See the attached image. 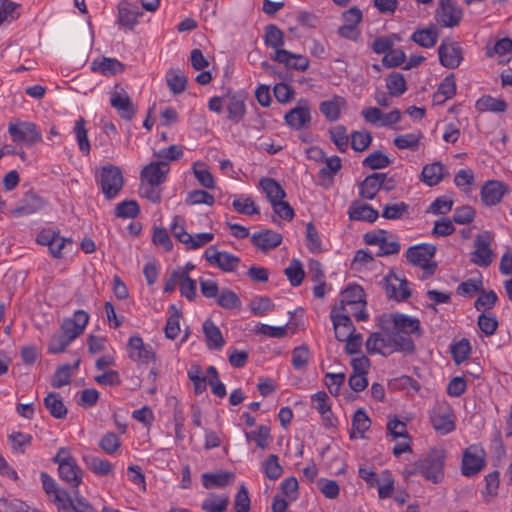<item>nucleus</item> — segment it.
<instances>
[{
  "label": "nucleus",
  "mask_w": 512,
  "mask_h": 512,
  "mask_svg": "<svg viewBox=\"0 0 512 512\" xmlns=\"http://www.w3.org/2000/svg\"><path fill=\"white\" fill-rule=\"evenodd\" d=\"M382 330L384 331V333L381 334V339L383 340V342L381 343V347L384 352V355L386 354L387 351L389 353H413L415 351V344H412L408 339L395 337L390 329V326L387 325V329Z\"/></svg>",
  "instance_id": "nucleus-19"
},
{
  "label": "nucleus",
  "mask_w": 512,
  "mask_h": 512,
  "mask_svg": "<svg viewBox=\"0 0 512 512\" xmlns=\"http://www.w3.org/2000/svg\"><path fill=\"white\" fill-rule=\"evenodd\" d=\"M90 68L93 72L103 76H114L124 70V64L116 58L98 57L91 62Z\"/></svg>",
  "instance_id": "nucleus-26"
},
{
  "label": "nucleus",
  "mask_w": 512,
  "mask_h": 512,
  "mask_svg": "<svg viewBox=\"0 0 512 512\" xmlns=\"http://www.w3.org/2000/svg\"><path fill=\"white\" fill-rule=\"evenodd\" d=\"M286 124L295 130L307 128L311 124V111L306 100H300L298 105L284 116Z\"/></svg>",
  "instance_id": "nucleus-13"
},
{
  "label": "nucleus",
  "mask_w": 512,
  "mask_h": 512,
  "mask_svg": "<svg viewBox=\"0 0 512 512\" xmlns=\"http://www.w3.org/2000/svg\"><path fill=\"white\" fill-rule=\"evenodd\" d=\"M232 206L239 214L248 216L260 214L259 207L255 204L252 198L243 194L235 196Z\"/></svg>",
  "instance_id": "nucleus-46"
},
{
  "label": "nucleus",
  "mask_w": 512,
  "mask_h": 512,
  "mask_svg": "<svg viewBox=\"0 0 512 512\" xmlns=\"http://www.w3.org/2000/svg\"><path fill=\"white\" fill-rule=\"evenodd\" d=\"M310 151L315 153L318 160L325 163V166L319 170V178L323 181L322 185L329 187L333 183L335 175L342 168L340 157L336 155L328 157L320 148H311Z\"/></svg>",
  "instance_id": "nucleus-10"
},
{
  "label": "nucleus",
  "mask_w": 512,
  "mask_h": 512,
  "mask_svg": "<svg viewBox=\"0 0 512 512\" xmlns=\"http://www.w3.org/2000/svg\"><path fill=\"white\" fill-rule=\"evenodd\" d=\"M260 187L266 194L271 205L277 201L285 198L286 193L282 186L273 178H262L260 180Z\"/></svg>",
  "instance_id": "nucleus-41"
},
{
  "label": "nucleus",
  "mask_w": 512,
  "mask_h": 512,
  "mask_svg": "<svg viewBox=\"0 0 512 512\" xmlns=\"http://www.w3.org/2000/svg\"><path fill=\"white\" fill-rule=\"evenodd\" d=\"M456 94V82L453 74L446 76L439 84L433 95V103L442 105Z\"/></svg>",
  "instance_id": "nucleus-32"
},
{
  "label": "nucleus",
  "mask_w": 512,
  "mask_h": 512,
  "mask_svg": "<svg viewBox=\"0 0 512 512\" xmlns=\"http://www.w3.org/2000/svg\"><path fill=\"white\" fill-rule=\"evenodd\" d=\"M8 134L15 144H21L25 147H32L42 142L43 137L38 126L29 121H11L8 124Z\"/></svg>",
  "instance_id": "nucleus-4"
},
{
  "label": "nucleus",
  "mask_w": 512,
  "mask_h": 512,
  "mask_svg": "<svg viewBox=\"0 0 512 512\" xmlns=\"http://www.w3.org/2000/svg\"><path fill=\"white\" fill-rule=\"evenodd\" d=\"M339 303L346 305H358V307H365V293L363 288L358 284H349L346 289L341 293V300Z\"/></svg>",
  "instance_id": "nucleus-35"
},
{
  "label": "nucleus",
  "mask_w": 512,
  "mask_h": 512,
  "mask_svg": "<svg viewBox=\"0 0 512 512\" xmlns=\"http://www.w3.org/2000/svg\"><path fill=\"white\" fill-rule=\"evenodd\" d=\"M284 274L288 278L290 284L293 287L301 285L305 277V272L301 262L297 259H293L289 266L285 268Z\"/></svg>",
  "instance_id": "nucleus-54"
},
{
  "label": "nucleus",
  "mask_w": 512,
  "mask_h": 512,
  "mask_svg": "<svg viewBox=\"0 0 512 512\" xmlns=\"http://www.w3.org/2000/svg\"><path fill=\"white\" fill-rule=\"evenodd\" d=\"M193 172L195 178L198 180L201 186L212 189L215 187L214 178L207 167L202 163L193 164Z\"/></svg>",
  "instance_id": "nucleus-62"
},
{
  "label": "nucleus",
  "mask_w": 512,
  "mask_h": 512,
  "mask_svg": "<svg viewBox=\"0 0 512 512\" xmlns=\"http://www.w3.org/2000/svg\"><path fill=\"white\" fill-rule=\"evenodd\" d=\"M330 139L335 144L339 152L345 153L349 145V136L347 129L343 125H337L329 130Z\"/></svg>",
  "instance_id": "nucleus-52"
},
{
  "label": "nucleus",
  "mask_w": 512,
  "mask_h": 512,
  "mask_svg": "<svg viewBox=\"0 0 512 512\" xmlns=\"http://www.w3.org/2000/svg\"><path fill=\"white\" fill-rule=\"evenodd\" d=\"M371 420L364 409L359 408L354 413L352 419V431L350 438H362L364 433L370 428Z\"/></svg>",
  "instance_id": "nucleus-43"
},
{
  "label": "nucleus",
  "mask_w": 512,
  "mask_h": 512,
  "mask_svg": "<svg viewBox=\"0 0 512 512\" xmlns=\"http://www.w3.org/2000/svg\"><path fill=\"white\" fill-rule=\"evenodd\" d=\"M349 218L353 221H366L369 223L375 222L379 213L369 204H360L353 202L348 210Z\"/></svg>",
  "instance_id": "nucleus-31"
},
{
  "label": "nucleus",
  "mask_w": 512,
  "mask_h": 512,
  "mask_svg": "<svg viewBox=\"0 0 512 512\" xmlns=\"http://www.w3.org/2000/svg\"><path fill=\"white\" fill-rule=\"evenodd\" d=\"M229 504L227 496H214L205 499L201 508L207 512H225Z\"/></svg>",
  "instance_id": "nucleus-61"
},
{
  "label": "nucleus",
  "mask_w": 512,
  "mask_h": 512,
  "mask_svg": "<svg viewBox=\"0 0 512 512\" xmlns=\"http://www.w3.org/2000/svg\"><path fill=\"white\" fill-rule=\"evenodd\" d=\"M99 184L104 197L107 200L114 199L122 190L124 185V178L121 169L111 164L102 167Z\"/></svg>",
  "instance_id": "nucleus-9"
},
{
  "label": "nucleus",
  "mask_w": 512,
  "mask_h": 512,
  "mask_svg": "<svg viewBox=\"0 0 512 512\" xmlns=\"http://www.w3.org/2000/svg\"><path fill=\"white\" fill-rule=\"evenodd\" d=\"M83 460L87 468L97 476L103 477L113 473L114 466L106 459H101L94 455H86L83 457Z\"/></svg>",
  "instance_id": "nucleus-36"
},
{
  "label": "nucleus",
  "mask_w": 512,
  "mask_h": 512,
  "mask_svg": "<svg viewBox=\"0 0 512 512\" xmlns=\"http://www.w3.org/2000/svg\"><path fill=\"white\" fill-rule=\"evenodd\" d=\"M409 214V205L405 202L387 204L383 208L382 217L388 220L402 219Z\"/></svg>",
  "instance_id": "nucleus-55"
},
{
  "label": "nucleus",
  "mask_w": 512,
  "mask_h": 512,
  "mask_svg": "<svg viewBox=\"0 0 512 512\" xmlns=\"http://www.w3.org/2000/svg\"><path fill=\"white\" fill-rule=\"evenodd\" d=\"M228 119L234 123H239L246 114V105L240 95H232L227 103Z\"/></svg>",
  "instance_id": "nucleus-44"
},
{
  "label": "nucleus",
  "mask_w": 512,
  "mask_h": 512,
  "mask_svg": "<svg viewBox=\"0 0 512 512\" xmlns=\"http://www.w3.org/2000/svg\"><path fill=\"white\" fill-rule=\"evenodd\" d=\"M45 200L33 191L25 193L23 198L13 210L14 216H27L42 210L45 207Z\"/></svg>",
  "instance_id": "nucleus-20"
},
{
  "label": "nucleus",
  "mask_w": 512,
  "mask_h": 512,
  "mask_svg": "<svg viewBox=\"0 0 512 512\" xmlns=\"http://www.w3.org/2000/svg\"><path fill=\"white\" fill-rule=\"evenodd\" d=\"M446 452L442 448L431 449L418 460L420 474L433 483H439L444 477Z\"/></svg>",
  "instance_id": "nucleus-3"
},
{
  "label": "nucleus",
  "mask_w": 512,
  "mask_h": 512,
  "mask_svg": "<svg viewBox=\"0 0 512 512\" xmlns=\"http://www.w3.org/2000/svg\"><path fill=\"white\" fill-rule=\"evenodd\" d=\"M180 293L189 301L195 300L196 293V281L187 275V272H181V279L179 283Z\"/></svg>",
  "instance_id": "nucleus-63"
},
{
  "label": "nucleus",
  "mask_w": 512,
  "mask_h": 512,
  "mask_svg": "<svg viewBox=\"0 0 512 512\" xmlns=\"http://www.w3.org/2000/svg\"><path fill=\"white\" fill-rule=\"evenodd\" d=\"M205 260L224 272H233L240 263V258L227 252L219 251L215 246L208 247L204 252Z\"/></svg>",
  "instance_id": "nucleus-11"
},
{
  "label": "nucleus",
  "mask_w": 512,
  "mask_h": 512,
  "mask_svg": "<svg viewBox=\"0 0 512 512\" xmlns=\"http://www.w3.org/2000/svg\"><path fill=\"white\" fill-rule=\"evenodd\" d=\"M386 87L390 95L399 97L407 90L406 80L399 72H392L386 77Z\"/></svg>",
  "instance_id": "nucleus-48"
},
{
  "label": "nucleus",
  "mask_w": 512,
  "mask_h": 512,
  "mask_svg": "<svg viewBox=\"0 0 512 512\" xmlns=\"http://www.w3.org/2000/svg\"><path fill=\"white\" fill-rule=\"evenodd\" d=\"M169 171L168 162L162 160L152 161L143 167L140 177L142 181L148 184L161 185L166 181Z\"/></svg>",
  "instance_id": "nucleus-16"
},
{
  "label": "nucleus",
  "mask_w": 512,
  "mask_h": 512,
  "mask_svg": "<svg viewBox=\"0 0 512 512\" xmlns=\"http://www.w3.org/2000/svg\"><path fill=\"white\" fill-rule=\"evenodd\" d=\"M390 164V158L380 150L373 151L362 161L363 167H367L371 170L383 169Z\"/></svg>",
  "instance_id": "nucleus-50"
},
{
  "label": "nucleus",
  "mask_w": 512,
  "mask_h": 512,
  "mask_svg": "<svg viewBox=\"0 0 512 512\" xmlns=\"http://www.w3.org/2000/svg\"><path fill=\"white\" fill-rule=\"evenodd\" d=\"M372 142V135L368 131H353L351 134V147L353 150L362 152L366 150Z\"/></svg>",
  "instance_id": "nucleus-64"
},
{
  "label": "nucleus",
  "mask_w": 512,
  "mask_h": 512,
  "mask_svg": "<svg viewBox=\"0 0 512 512\" xmlns=\"http://www.w3.org/2000/svg\"><path fill=\"white\" fill-rule=\"evenodd\" d=\"M202 328L207 348L209 350H221L225 345V340L220 329L215 325V323L211 319H206Z\"/></svg>",
  "instance_id": "nucleus-30"
},
{
  "label": "nucleus",
  "mask_w": 512,
  "mask_h": 512,
  "mask_svg": "<svg viewBox=\"0 0 512 512\" xmlns=\"http://www.w3.org/2000/svg\"><path fill=\"white\" fill-rule=\"evenodd\" d=\"M423 134L420 131L398 135L394 138L393 144L400 150L417 151Z\"/></svg>",
  "instance_id": "nucleus-45"
},
{
  "label": "nucleus",
  "mask_w": 512,
  "mask_h": 512,
  "mask_svg": "<svg viewBox=\"0 0 512 512\" xmlns=\"http://www.w3.org/2000/svg\"><path fill=\"white\" fill-rule=\"evenodd\" d=\"M345 104L342 97L335 96L320 103L319 110L328 121H337L340 117L341 106Z\"/></svg>",
  "instance_id": "nucleus-42"
},
{
  "label": "nucleus",
  "mask_w": 512,
  "mask_h": 512,
  "mask_svg": "<svg viewBox=\"0 0 512 512\" xmlns=\"http://www.w3.org/2000/svg\"><path fill=\"white\" fill-rule=\"evenodd\" d=\"M73 133L75 135L76 142L78 144L79 151L84 156H88L91 151V145L88 138V130L86 128V121L83 117H79L73 127Z\"/></svg>",
  "instance_id": "nucleus-34"
},
{
  "label": "nucleus",
  "mask_w": 512,
  "mask_h": 512,
  "mask_svg": "<svg viewBox=\"0 0 512 512\" xmlns=\"http://www.w3.org/2000/svg\"><path fill=\"white\" fill-rule=\"evenodd\" d=\"M444 170V166L441 162L426 164L422 168L420 180L427 186H436L443 180Z\"/></svg>",
  "instance_id": "nucleus-33"
},
{
  "label": "nucleus",
  "mask_w": 512,
  "mask_h": 512,
  "mask_svg": "<svg viewBox=\"0 0 512 512\" xmlns=\"http://www.w3.org/2000/svg\"><path fill=\"white\" fill-rule=\"evenodd\" d=\"M463 18V9L455 0H439L434 13V20L438 28L457 27Z\"/></svg>",
  "instance_id": "nucleus-7"
},
{
  "label": "nucleus",
  "mask_w": 512,
  "mask_h": 512,
  "mask_svg": "<svg viewBox=\"0 0 512 512\" xmlns=\"http://www.w3.org/2000/svg\"><path fill=\"white\" fill-rule=\"evenodd\" d=\"M73 495L74 499L63 489L50 501L56 506L58 512H96L92 505L79 494L78 489H73Z\"/></svg>",
  "instance_id": "nucleus-8"
},
{
  "label": "nucleus",
  "mask_w": 512,
  "mask_h": 512,
  "mask_svg": "<svg viewBox=\"0 0 512 512\" xmlns=\"http://www.w3.org/2000/svg\"><path fill=\"white\" fill-rule=\"evenodd\" d=\"M387 325H391L390 329L395 337L408 339L412 344V336L420 337L423 334L419 319L403 313L383 314L380 317V326L387 329Z\"/></svg>",
  "instance_id": "nucleus-1"
},
{
  "label": "nucleus",
  "mask_w": 512,
  "mask_h": 512,
  "mask_svg": "<svg viewBox=\"0 0 512 512\" xmlns=\"http://www.w3.org/2000/svg\"><path fill=\"white\" fill-rule=\"evenodd\" d=\"M110 104L123 119L131 120L135 115V109L130 97L124 88L118 85L111 92Z\"/></svg>",
  "instance_id": "nucleus-18"
},
{
  "label": "nucleus",
  "mask_w": 512,
  "mask_h": 512,
  "mask_svg": "<svg viewBox=\"0 0 512 512\" xmlns=\"http://www.w3.org/2000/svg\"><path fill=\"white\" fill-rule=\"evenodd\" d=\"M274 61L284 64L289 69L305 71L309 67V60L301 54H294L285 49H278L272 57Z\"/></svg>",
  "instance_id": "nucleus-23"
},
{
  "label": "nucleus",
  "mask_w": 512,
  "mask_h": 512,
  "mask_svg": "<svg viewBox=\"0 0 512 512\" xmlns=\"http://www.w3.org/2000/svg\"><path fill=\"white\" fill-rule=\"evenodd\" d=\"M435 253V245L423 243L409 247L406 251V258L412 265L423 269L422 278L426 279L431 277L437 268L436 262L431 261Z\"/></svg>",
  "instance_id": "nucleus-5"
},
{
  "label": "nucleus",
  "mask_w": 512,
  "mask_h": 512,
  "mask_svg": "<svg viewBox=\"0 0 512 512\" xmlns=\"http://www.w3.org/2000/svg\"><path fill=\"white\" fill-rule=\"evenodd\" d=\"M263 469L265 476L273 481L279 479L283 473V468L279 463V458L275 454H271L267 457L263 462Z\"/></svg>",
  "instance_id": "nucleus-58"
},
{
  "label": "nucleus",
  "mask_w": 512,
  "mask_h": 512,
  "mask_svg": "<svg viewBox=\"0 0 512 512\" xmlns=\"http://www.w3.org/2000/svg\"><path fill=\"white\" fill-rule=\"evenodd\" d=\"M429 420L439 435H447L455 430V414L446 400L437 401L429 412Z\"/></svg>",
  "instance_id": "nucleus-6"
},
{
  "label": "nucleus",
  "mask_w": 512,
  "mask_h": 512,
  "mask_svg": "<svg viewBox=\"0 0 512 512\" xmlns=\"http://www.w3.org/2000/svg\"><path fill=\"white\" fill-rule=\"evenodd\" d=\"M439 34V28L435 24H430L414 31L411 40L421 47L432 48L436 45Z\"/></svg>",
  "instance_id": "nucleus-28"
},
{
  "label": "nucleus",
  "mask_w": 512,
  "mask_h": 512,
  "mask_svg": "<svg viewBox=\"0 0 512 512\" xmlns=\"http://www.w3.org/2000/svg\"><path fill=\"white\" fill-rule=\"evenodd\" d=\"M281 242L282 235L270 229H265L251 235V243L264 252L278 247Z\"/></svg>",
  "instance_id": "nucleus-24"
},
{
  "label": "nucleus",
  "mask_w": 512,
  "mask_h": 512,
  "mask_svg": "<svg viewBox=\"0 0 512 512\" xmlns=\"http://www.w3.org/2000/svg\"><path fill=\"white\" fill-rule=\"evenodd\" d=\"M490 245L491 236L488 232L478 234L474 241L475 250L471 253V262L479 267L489 266L493 261Z\"/></svg>",
  "instance_id": "nucleus-12"
},
{
  "label": "nucleus",
  "mask_w": 512,
  "mask_h": 512,
  "mask_svg": "<svg viewBox=\"0 0 512 512\" xmlns=\"http://www.w3.org/2000/svg\"><path fill=\"white\" fill-rule=\"evenodd\" d=\"M245 436L248 441H255L257 447L262 450L268 448L272 441L270 428L266 425H260L255 431L245 432Z\"/></svg>",
  "instance_id": "nucleus-49"
},
{
  "label": "nucleus",
  "mask_w": 512,
  "mask_h": 512,
  "mask_svg": "<svg viewBox=\"0 0 512 512\" xmlns=\"http://www.w3.org/2000/svg\"><path fill=\"white\" fill-rule=\"evenodd\" d=\"M216 303L218 306L226 310L240 309L242 306L239 296L228 288H223L220 291L216 299Z\"/></svg>",
  "instance_id": "nucleus-47"
},
{
  "label": "nucleus",
  "mask_w": 512,
  "mask_h": 512,
  "mask_svg": "<svg viewBox=\"0 0 512 512\" xmlns=\"http://www.w3.org/2000/svg\"><path fill=\"white\" fill-rule=\"evenodd\" d=\"M44 406L56 419H63L67 415V408L64 405L63 399L59 393H48V395L44 398Z\"/></svg>",
  "instance_id": "nucleus-38"
},
{
  "label": "nucleus",
  "mask_w": 512,
  "mask_h": 512,
  "mask_svg": "<svg viewBox=\"0 0 512 512\" xmlns=\"http://www.w3.org/2000/svg\"><path fill=\"white\" fill-rule=\"evenodd\" d=\"M143 15L136 3L122 1L118 4V23L132 30L138 24V18Z\"/></svg>",
  "instance_id": "nucleus-22"
},
{
  "label": "nucleus",
  "mask_w": 512,
  "mask_h": 512,
  "mask_svg": "<svg viewBox=\"0 0 512 512\" xmlns=\"http://www.w3.org/2000/svg\"><path fill=\"white\" fill-rule=\"evenodd\" d=\"M167 86L173 94H181L187 87V77L184 72L178 68L169 69L165 76Z\"/></svg>",
  "instance_id": "nucleus-39"
},
{
  "label": "nucleus",
  "mask_w": 512,
  "mask_h": 512,
  "mask_svg": "<svg viewBox=\"0 0 512 512\" xmlns=\"http://www.w3.org/2000/svg\"><path fill=\"white\" fill-rule=\"evenodd\" d=\"M214 202H215V198L212 194H210L209 192H207L205 190H200V189L188 192V194L185 198V203L188 206L199 205V204H205L208 206H212L214 204Z\"/></svg>",
  "instance_id": "nucleus-57"
},
{
  "label": "nucleus",
  "mask_w": 512,
  "mask_h": 512,
  "mask_svg": "<svg viewBox=\"0 0 512 512\" xmlns=\"http://www.w3.org/2000/svg\"><path fill=\"white\" fill-rule=\"evenodd\" d=\"M265 44L266 46L274 48L275 51L283 49L284 34L276 25L270 24L266 27Z\"/></svg>",
  "instance_id": "nucleus-56"
},
{
  "label": "nucleus",
  "mask_w": 512,
  "mask_h": 512,
  "mask_svg": "<svg viewBox=\"0 0 512 512\" xmlns=\"http://www.w3.org/2000/svg\"><path fill=\"white\" fill-rule=\"evenodd\" d=\"M21 15V4L12 0H0V27L11 24Z\"/></svg>",
  "instance_id": "nucleus-37"
},
{
  "label": "nucleus",
  "mask_w": 512,
  "mask_h": 512,
  "mask_svg": "<svg viewBox=\"0 0 512 512\" xmlns=\"http://www.w3.org/2000/svg\"><path fill=\"white\" fill-rule=\"evenodd\" d=\"M509 190V186L502 181L488 180L481 187V200L486 206H495L501 202L502 198Z\"/></svg>",
  "instance_id": "nucleus-17"
},
{
  "label": "nucleus",
  "mask_w": 512,
  "mask_h": 512,
  "mask_svg": "<svg viewBox=\"0 0 512 512\" xmlns=\"http://www.w3.org/2000/svg\"><path fill=\"white\" fill-rule=\"evenodd\" d=\"M139 213L140 207L135 200L122 201L115 208V215L119 218H136Z\"/></svg>",
  "instance_id": "nucleus-60"
},
{
  "label": "nucleus",
  "mask_w": 512,
  "mask_h": 512,
  "mask_svg": "<svg viewBox=\"0 0 512 512\" xmlns=\"http://www.w3.org/2000/svg\"><path fill=\"white\" fill-rule=\"evenodd\" d=\"M330 318L333 323L335 338L338 341L344 342V339H347L355 332L351 318L344 314H338V310H331Z\"/></svg>",
  "instance_id": "nucleus-25"
},
{
  "label": "nucleus",
  "mask_w": 512,
  "mask_h": 512,
  "mask_svg": "<svg viewBox=\"0 0 512 512\" xmlns=\"http://www.w3.org/2000/svg\"><path fill=\"white\" fill-rule=\"evenodd\" d=\"M53 463L58 464L60 479L71 489H78L83 481V470L77 464L68 448L62 447L52 458Z\"/></svg>",
  "instance_id": "nucleus-2"
},
{
  "label": "nucleus",
  "mask_w": 512,
  "mask_h": 512,
  "mask_svg": "<svg viewBox=\"0 0 512 512\" xmlns=\"http://www.w3.org/2000/svg\"><path fill=\"white\" fill-rule=\"evenodd\" d=\"M331 310H338V314H344L349 318L353 316L357 321H365L368 319L365 307H358V305H346L344 303H339L334 305Z\"/></svg>",
  "instance_id": "nucleus-59"
},
{
  "label": "nucleus",
  "mask_w": 512,
  "mask_h": 512,
  "mask_svg": "<svg viewBox=\"0 0 512 512\" xmlns=\"http://www.w3.org/2000/svg\"><path fill=\"white\" fill-rule=\"evenodd\" d=\"M313 408H315L323 419L328 420L331 415L330 398L324 391H319L311 396Z\"/></svg>",
  "instance_id": "nucleus-51"
},
{
  "label": "nucleus",
  "mask_w": 512,
  "mask_h": 512,
  "mask_svg": "<svg viewBox=\"0 0 512 512\" xmlns=\"http://www.w3.org/2000/svg\"><path fill=\"white\" fill-rule=\"evenodd\" d=\"M475 107L480 112L502 113L507 109V103L500 98L484 95L476 101Z\"/></svg>",
  "instance_id": "nucleus-40"
},
{
  "label": "nucleus",
  "mask_w": 512,
  "mask_h": 512,
  "mask_svg": "<svg viewBox=\"0 0 512 512\" xmlns=\"http://www.w3.org/2000/svg\"><path fill=\"white\" fill-rule=\"evenodd\" d=\"M385 290L390 298H394L396 300H405L411 295L408 282L405 279H399L394 274H390L385 277Z\"/></svg>",
  "instance_id": "nucleus-27"
},
{
  "label": "nucleus",
  "mask_w": 512,
  "mask_h": 512,
  "mask_svg": "<svg viewBox=\"0 0 512 512\" xmlns=\"http://www.w3.org/2000/svg\"><path fill=\"white\" fill-rule=\"evenodd\" d=\"M233 477L234 475L229 472L205 473L203 474V485L207 489L213 487H224L229 484Z\"/></svg>",
  "instance_id": "nucleus-53"
},
{
  "label": "nucleus",
  "mask_w": 512,
  "mask_h": 512,
  "mask_svg": "<svg viewBox=\"0 0 512 512\" xmlns=\"http://www.w3.org/2000/svg\"><path fill=\"white\" fill-rule=\"evenodd\" d=\"M129 357L133 361L149 363L154 360L155 353L149 344H145L140 336H132L128 340Z\"/></svg>",
  "instance_id": "nucleus-21"
},
{
  "label": "nucleus",
  "mask_w": 512,
  "mask_h": 512,
  "mask_svg": "<svg viewBox=\"0 0 512 512\" xmlns=\"http://www.w3.org/2000/svg\"><path fill=\"white\" fill-rule=\"evenodd\" d=\"M485 464L484 451L475 445L466 448L462 458L461 471L464 476L476 475Z\"/></svg>",
  "instance_id": "nucleus-14"
},
{
  "label": "nucleus",
  "mask_w": 512,
  "mask_h": 512,
  "mask_svg": "<svg viewBox=\"0 0 512 512\" xmlns=\"http://www.w3.org/2000/svg\"><path fill=\"white\" fill-rule=\"evenodd\" d=\"M380 177H384V173L374 172L359 183V196L363 199L373 200L377 193L381 190Z\"/></svg>",
  "instance_id": "nucleus-29"
},
{
  "label": "nucleus",
  "mask_w": 512,
  "mask_h": 512,
  "mask_svg": "<svg viewBox=\"0 0 512 512\" xmlns=\"http://www.w3.org/2000/svg\"><path fill=\"white\" fill-rule=\"evenodd\" d=\"M438 55L441 65L449 69L457 68L462 61L461 47L449 39L442 41L438 47Z\"/></svg>",
  "instance_id": "nucleus-15"
}]
</instances>
